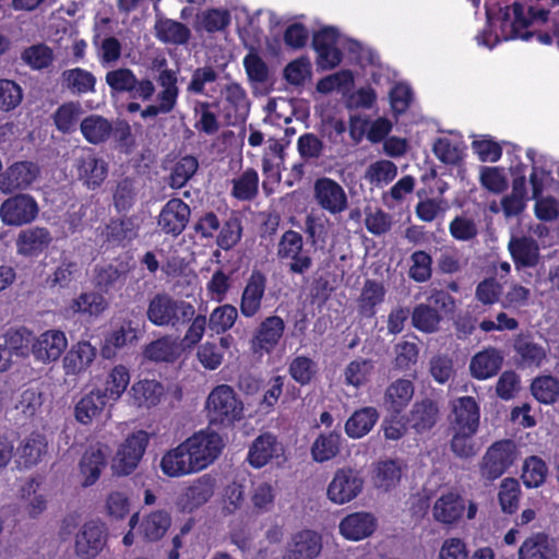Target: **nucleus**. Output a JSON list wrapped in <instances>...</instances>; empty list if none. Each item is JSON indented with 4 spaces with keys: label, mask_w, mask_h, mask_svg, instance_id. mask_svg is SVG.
<instances>
[{
    "label": "nucleus",
    "mask_w": 559,
    "mask_h": 559,
    "mask_svg": "<svg viewBox=\"0 0 559 559\" xmlns=\"http://www.w3.org/2000/svg\"><path fill=\"white\" fill-rule=\"evenodd\" d=\"M105 82L112 93L129 94L132 98L142 102H150L156 92V86L151 79H138L131 69L124 67L108 71Z\"/></svg>",
    "instance_id": "nucleus-4"
},
{
    "label": "nucleus",
    "mask_w": 559,
    "mask_h": 559,
    "mask_svg": "<svg viewBox=\"0 0 559 559\" xmlns=\"http://www.w3.org/2000/svg\"><path fill=\"white\" fill-rule=\"evenodd\" d=\"M259 175L253 168L246 169L239 177L233 179L231 194L238 200L249 201L257 197Z\"/></svg>",
    "instance_id": "nucleus-54"
},
{
    "label": "nucleus",
    "mask_w": 559,
    "mask_h": 559,
    "mask_svg": "<svg viewBox=\"0 0 559 559\" xmlns=\"http://www.w3.org/2000/svg\"><path fill=\"white\" fill-rule=\"evenodd\" d=\"M68 346L66 334L60 330L41 333L32 344L34 357L44 364L56 361Z\"/></svg>",
    "instance_id": "nucleus-21"
},
{
    "label": "nucleus",
    "mask_w": 559,
    "mask_h": 559,
    "mask_svg": "<svg viewBox=\"0 0 559 559\" xmlns=\"http://www.w3.org/2000/svg\"><path fill=\"white\" fill-rule=\"evenodd\" d=\"M60 82L62 88L72 95H86L96 92V76L83 68L64 70L60 75Z\"/></svg>",
    "instance_id": "nucleus-33"
},
{
    "label": "nucleus",
    "mask_w": 559,
    "mask_h": 559,
    "mask_svg": "<svg viewBox=\"0 0 559 559\" xmlns=\"http://www.w3.org/2000/svg\"><path fill=\"white\" fill-rule=\"evenodd\" d=\"M80 130L88 143L98 145L105 143L110 138L114 128L107 118L92 114L81 121Z\"/></svg>",
    "instance_id": "nucleus-37"
},
{
    "label": "nucleus",
    "mask_w": 559,
    "mask_h": 559,
    "mask_svg": "<svg viewBox=\"0 0 559 559\" xmlns=\"http://www.w3.org/2000/svg\"><path fill=\"white\" fill-rule=\"evenodd\" d=\"M171 524L170 514L166 511L157 510L143 518L140 524V533L148 542L159 540L168 531Z\"/></svg>",
    "instance_id": "nucleus-44"
},
{
    "label": "nucleus",
    "mask_w": 559,
    "mask_h": 559,
    "mask_svg": "<svg viewBox=\"0 0 559 559\" xmlns=\"http://www.w3.org/2000/svg\"><path fill=\"white\" fill-rule=\"evenodd\" d=\"M364 485L361 471L343 466L333 474L326 488V497L332 503L343 506L356 499L361 493Z\"/></svg>",
    "instance_id": "nucleus-6"
},
{
    "label": "nucleus",
    "mask_w": 559,
    "mask_h": 559,
    "mask_svg": "<svg viewBox=\"0 0 559 559\" xmlns=\"http://www.w3.org/2000/svg\"><path fill=\"white\" fill-rule=\"evenodd\" d=\"M191 210L181 199H170L162 209L157 225L164 234L180 235L190 218Z\"/></svg>",
    "instance_id": "nucleus-18"
},
{
    "label": "nucleus",
    "mask_w": 559,
    "mask_h": 559,
    "mask_svg": "<svg viewBox=\"0 0 559 559\" xmlns=\"http://www.w3.org/2000/svg\"><path fill=\"white\" fill-rule=\"evenodd\" d=\"M377 527L376 518L369 512H354L338 524L341 535L348 540H361L369 537Z\"/></svg>",
    "instance_id": "nucleus-27"
},
{
    "label": "nucleus",
    "mask_w": 559,
    "mask_h": 559,
    "mask_svg": "<svg viewBox=\"0 0 559 559\" xmlns=\"http://www.w3.org/2000/svg\"><path fill=\"white\" fill-rule=\"evenodd\" d=\"M516 457L515 445L510 440L495 442L488 448L481 459L479 471L484 479L495 480L499 478Z\"/></svg>",
    "instance_id": "nucleus-9"
},
{
    "label": "nucleus",
    "mask_w": 559,
    "mask_h": 559,
    "mask_svg": "<svg viewBox=\"0 0 559 559\" xmlns=\"http://www.w3.org/2000/svg\"><path fill=\"white\" fill-rule=\"evenodd\" d=\"M180 355V345L176 338L165 335L151 342L144 349V356L152 361H175Z\"/></svg>",
    "instance_id": "nucleus-43"
},
{
    "label": "nucleus",
    "mask_w": 559,
    "mask_h": 559,
    "mask_svg": "<svg viewBox=\"0 0 559 559\" xmlns=\"http://www.w3.org/2000/svg\"><path fill=\"white\" fill-rule=\"evenodd\" d=\"M285 331V322L278 316H269L255 329L251 347L254 353L272 352L281 341Z\"/></svg>",
    "instance_id": "nucleus-19"
},
{
    "label": "nucleus",
    "mask_w": 559,
    "mask_h": 559,
    "mask_svg": "<svg viewBox=\"0 0 559 559\" xmlns=\"http://www.w3.org/2000/svg\"><path fill=\"white\" fill-rule=\"evenodd\" d=\"M108 448L96 443L90 445L79 462V476L83 487L93 486L107 466Z\"/></svg>",
    "instance_id": "nucleus-17"
},
{
    "label": "nucleus",
    "mask_w": 559,
    "mask_h": 559,
    "mask_svg": "<svg viewBox=\"0 0 559 559\" xmlns=\"http://www.w3.org/2000/svg\"><path fill=\"white\" fill-rule=\"evenodd\" d=\"M130 371L124 365L112 367L105 379L102 393L111 402H117L130 383Z\"/></svg>",
    "instance_id": "nucleus-46"
},
{
    "label": "nucleus",
    "mask_w": 559,
    "mask_h": 559,
    "mask_svg": "<svg viewBox=\"0 0 559 559\" xmlns=\"http://www.w3.org/2000/svg\"><path fill=\"white\" fill-rule=\"evenodd\" d=\"M164 394L163 385L155 380H141L131 386L129 396L138 407H152L159 403Z\"/></svg>",
    "instance_id": "nucleus-38"
},
{
    "label": "nucleus",
    "mask_w": 559,
    "mask_h": 559,
    "mask_svg": "<svg viewBox=\"0 0 559 559\" xmlns=\"http://www.w3.org/2000/svg\"><path fill=\"white\" fill-rule=\"evenodd\" d=\"M479 425V407L471 396L459 397L452 403L451 428L476 433Z\"/></svg>",
    "instance_id": "nucleus-24"
},
{
    "label": "nucleus",
    "mask_w": 559,
    "mask_h": 559,
    "mask_svg": "<svg viewBox=\"0 0 559 559\" xmlns=\"http://www.w3.org/2000/svg\"><path fill=\"white\" fill-rule=\"evenodd\" d=\"M276 255L293 274L302 275L313 264L309 250L305 249L302 235L293 229L286 230L281 236L276 248Z\"/></svg>",
    "instance_id": "nucleus-5"
},
{
    "label": "nucleus",
    "mask_w": 559,
    "mask_h": 559,
    "mask_svg": "<svg viewBox=\"0 0 559 559\" xmlns=\"http://www.w3.org/2000/svg\"><path fill=\"white\" fill-rule=\"evenodd\" d=\"M195 314L194 306L167 293L154 295L147 305V320L156 326L178 328L190 322Z\"/></svg>",
    "instance_id": "nucleus-2"
},
{
    "label": "nucleus",
    "mask_w": 559,
    "mask_h": 559,
    "mask_svg": "<svg viewBox=\"0 0 559 559\" xmlns=\"http://www.w3.org/2000/svg\"><path fill=\"white\" fill-rule=\"evenodd\" d=\"M384 295L382 284L371 280L366 281L358 299L360 312L367 317L373 316L376 306L383 301Z\"/></svg>",
    "instance_id": "nucleus-58"
},
{
    "label": "nucleus",
    "mask_w": 559,
    "mask_h": 559,
    "mask_svg": "<svg viewBox=\"0 0 559 559\" xmlns=\"http://www.w3.org/2000/svg\"><path fill=\"white\" fill-rule=\"evenodd\" d=\"M48 453V442L44 435L31 433L19 444L15 463L20 469H29L38 465Z\"/></svg>",
    "instance_id": "nucleus-23"
},
{
    "label": "nucleus",
    "mask_w": 559,
    "mask_h": 559,
    "mask_svg": "<svg viewBox=\"0 0 559 559\" xmlns=\"http://www.w3.org/2000/svg\"><path fill=\"white\" fill-rule=\"evenodd\" d=\"M374 362L371 359L357 358L350 361L344 369V381L347 385L359 388L371 377Z\"/></svg>",
    "instance_id": "nucleus-55"
},
{
    "label": "nucleus",
    "mask_w": 559,
    "mask_h": 559,
    "mask_svg": "<svg viewBox=\"0 0 559 559\" xmlns=\"http://www.w3.org/2000/svg\"><path fill=\"white\" fill-rule=\"evenodd\" d=\"M556 542L544 533L528 536L519 549V559H557Z\"/></svg>",
    "instance_id": "nucleus-32"
},
{
    "label": "nucleus",
    "mask_w": 559,
    "mask_h": 559,
    "mask_svg": "<svg viewBox=\"0 0 559 559\" xmlns=\"http://www.w3.org/2000/svg\"><path fill=\"white\" fill-rule=\"evenodd\" d=\"M313 200L320 209L334 216L348 207V198L344 188L329 177H321L314 181Z\"/></svg>",
    "instance_id": "nucleus-12"
},
{
    "label": "nucleus",
    "mask_w": 559,
    "mask_h": 559,
    "mask_svg": "<svg viewBox=\"0 0 559 559\" xmlns=\"http://www.w3.org/2000/svg\"><path fill=\"white\" fill-rule=\"evenodd\" d=\"M205 411L210 424L229 426L241 419L243 404L230 385L219 384L207 395Z\"/></svg>",
    "instance_id": "nucleus-3"
},
{
    "label": "nucleus",
    "mask_w": 559,
    "mask_h": 559,
    "mask_svg": "<svg viewBox=\"0 0 559 559\" xmlns=\"http://www.w3.org/2000/svg\"><path fill=\"white\" fill-rule=\"evenodd\" d=\"M440 417L438 404L430 400L424 399L413 404L406 416V423L416 433H425L430 431Z\"/></svg>",
    "instance_id": "nucleus-25"
},
{
    "label": "nucleus",
    "mask_w": 559,
    "mask_h": 559,
    "mask_svg": "<svg viewBox=\"0 0 559 559\" xmlns=\"http://www.w3.org/2000/svg\"><path fill=\"white\" fill-rule=\"evenodd\" d=\"M224 447L219 433L210 429L200 430L163 454L160 471L170 478L197 474L212 465Z\"/></svg>",
    "instance_id": "nucleus-1"
},
{
    "label": "nucleus",
    "mask_w": 559,
    "mask_h": 559,
    "mask_svg": "<svg viewBox=\"0 0 559 559\" xmlns=\"http://www.w3.org/2000/svg\"><path fill=\"white\" fill-rule=\"evenodd\" d=\"M104 236L111 242L131 240L136 237V226L129 217L111 219L104 229Z\"/></svg>",
    "instance_id": "nucleus-60"
},
{
    "label": "nucleus",
    "mask_w": 559,
    "mask_h": 559,
    "mask_svg": "<svg viewBox=\"0 0 559 559\" xmlns=\"http://www.w3.org/2000/svg\"><path fill=\"white\" fill-rule=\"evenodd\" d=\"M238 318L237 308L233 305H223L215 308L209 318V328L216 334L228 331Z\"/></svg>",
    "instance_id": "nucleus-59"
},
{
    "label": "nucleus",
    "mask_w": 559,
    "mask_h": 559,
    "mask_svg": "<svg viewBox=\"0 0 559 559\" xmlns=\"http://www.w3.org/2000/svg\"><path fill=\"white\" fill-rule=\"evenodd\" d=\"M266 282V276L259 270H254L250 274L239 304L240 312L245 318H253L261 310Z\"/></svg>",
    "instance_id": "nucleus-20"
},
{
    "label": "nucleus",
    "mask_w": 559,
    "mask_h": 559,
    "mask_svg": "<svg viewBox=\"0 0 559 559\" xmlns=\"http://www.w3.org/2000/svg\"><path fill=\"white\" fill-rule=\"evenodd\" d=\"M52 240L50 231L45 227H31L20 231L16 239L17 253L24 257H37Z\"/></svg>",
    "instance_id": "nucleus-29"
},
{
    "label": "nucleus",
    "mask_w": 559,
    "mask_h": 559,
    "mask_svg": "<svg viewBox=\"0 0 559 559\" xmlns=\"http://www.w3.org/2000/svg\"><path fill=\"white\" fill-rule=\"evenodd\" d=\"M502 362V353L495 347H487L472 357L469 371L475 379L486 380L498 373Z\"/></svg>",
    "instance_id": "nucleus-30"
},
{
    "label": "nucleus",
    "mask_w": 559,
    "mask_h": 559,
    "mask_svg": "<svg viewBox=\"0 0 559 559\" xmlns=\"http://www.w3.org/2000/svg\"><path fill=\"white\" fill-rule=\"evenodd\" d=\"M36 200L26 193L5 199L0 205V218L7 226H22L32 223L38 215Z\"/></svg>",
    "instance_id": "nucleus-11"
},
{
    "label": "nucleus",
    "mask_w": 559,
    "mask_h": 559,
    "mask_svg": "<svg viewBox=\"0 0 559 559\" xmlns=\"http://www.w3.org/2000/svg\"><path fill=\"white\" fill-rule=\"evenodd\" d=\"M199 168V160L192 155L182 156L174 165L168 185L173 189L182 188L197 173Z\"/></svg>",
    "instance_id": "nucleus-56"
},
{
    "label": "nucleus",
    "mask_w": 559,
    "mask_h": 559,
    "mask_svg": "<svg viewBox=\"0 0 559 559\" xmlns=\"http://www.w3.org/2000/svg\"><path fill=\"white\" fill-rule=\"evenodd\" d=\"M508 249L518 269L534 267L539 262V247L531 237L512 236Z\"/></svg>",
    "instance_id": "nucleus-31"
},
{
    "label": "nucleus",
    "mask_w": 559,
    "mask_h": 559,
    "mask_svg": "<svg viewBox=\"0 0 559 559\" xmlns=\"http://www.w3.org/2000/svg\"><path fill=\"white\" fill-rule=\"evenodd\" d=\"M322 550V536L313 530H300L286 542L282 559H317Z\"/></svg>",
    "instance_id": "nucleus-16"
},
{
    "label": "nucleus",
    "mask_w": 559,
    "mask_h": 559,
    "mask_svg": "<svg viewBox=\"0 0 559 559\" xmlns=\"http://www.w3.org/2000/svg\"><path fill=\"white\" fill-rule=\"evenodd\" d=\"M337 31L324 27L313 36V47L319 55L318 63L323 69H332L342 60V52L336 47Z\"/></svg>",
    "instance_id": "nucleus-26"
},
{
    "label": "nucleus",
    "mask_w": 559,
    "mask_h": 559,
    "mask_svg": "<svg viewBox=\"0 0 559 559\" xmlns=\"http://www.w3.org/2000/svg\"><path fill=\"white\" fill-rule=\"evenodd\" d=\"M108 308L106 298L96 292L81 293L73 298L68 306V311L72 314H82L86 317H99Z\"/></svg>",
    "instance_id": "nucleus-36"
},
{
    "label": "nucleus",
    "mask_w": 559,
    "mask_h": 559,
    "mask_svg": "<svg viewBox=\"0 0 559 559\" xmlns=\"http://www.w3.org/2000/svg\"><path fill=\"white\" fill-rule=\"evenodd\" d=\"M284 455V447L276 437L264 432L257 437L249 448L247 460L254 468L265 466L271 460Z\"/></svg>",
    "instance_id": "nucleus-22"
},
{
    "label": "nucleus",
    "mask_w": 559,
    "mask_h": 559,
    "mask_svg": "<svg viewBox=\"0 0 559 559\" xmlns=\"http://www.w3.org/2000/svg\"><path fill=\"white\" fill-rule=\"evenodd\" d=\"M106 545V531L102 523L88 521L75 534L74 554L81 559H94Z\"/></svg>",
    "instance_id": "nucleus-13"
},
{
    "label": "nucleus",
    "mask_w": 559,
    "mask_h": 559,
    "mask_svg": "<svg viewBox=\"0 0 559 559\" xmlns=\"http://www.w3.org/2000/svg\"><path fill=\"white\" fill-rule=\"evenodd\" d=\"M465 510L463 498L454 492L441 495L433 503L431 513L432 518L444 525L455 524Z\"/></svg>",
    "instance_id": "nucleus-28"
},
{
    "label": "nucleus",
    "mask_w": 559,
    "mask_h": 559,
    "mask_svg": "<svg viewBox=\"0 0 559 559\" xmlns=\"http://www.w3.org/2000/svg\"><path fill=\"white\" fill-rule=\"evenodd\" d=\"M397 176V166L389 159H379L369 164L364 179L373 188H384Z\"/></svg>",
    "instance_id": "nucleus-45"
},
{
    "label": "nucleus",
    "mask_w": 559,
    "mask_h": 559,
    "mask_svg": "<svg viewBox=\"0 0 559 559\" xmlns=\"http://www.w3.org/2000/svg\"><path fill=\"white\" fill-rule=\"evenodd\" d=\"M412 322L417 330L431 333L437 330L440 317L431 306L420 304L412 312Z\"/></svg>",
    "instance_id": "nucleus-64"
},
{
    "label": "nucleus",
    "mask_w": 559,
    "mask_h": 559,
    "mask_svg": "<svg viewBox=\"0 0 559 559\" xmlns=\"http://www.w3.org/2000/svg\"><path fill=\"white\" fill-rule=\"evenodd\" d=\"M96 348L88 342L74 344L63 358V368L67 374L84 372L94 361Z\"/></svg>",
    "instance_id": "nucleus-35"
},
{
    "label": "nucleus",
    "mask_w": 559,
    "mask_h": 559,
    "mask_svg": "<svg viewBox=\"0 0 559 559\" xmlns=\"http://www.w3.org/2000/svg\"><path fill=\"white\" fill-rule=\"evenodd\" d=\"M154 29L156 38L164 44L185 45L191 36L185 24L166 17L157 19Z\"/></svg>",
    "instance_id": "nucleus-39"
},
{
    "label": "nucleus",
    "mask_w": 559,
    "mask_h": 559,
    "mask_svg": "<svg viewBox=\"0 0 559 559\" xmlns=\"http://www.w3.org/2000/svg\"><path fill=\"white\" fill-rule=\"evenodd\" d=\"M215 479L205 474L189 483L176 498V506L182 512H192L205 504L214 495Z\"/></svg>",
    "instance_id": "nucleus-14"
},
{
    "label": "nucleus",
    "mask_w": 559,
    "mask_h": 559,
    "mask_svg": "<svg viewBox=\"0 0 559 559\" xmlns=\"http://www.w3.org/2000/svg\"><path fill=\"white\" fill-rule=\"evenodd\" d=\"M74 167L78 178L92 190L98 188L108 175V164L91 148L81 150Z\"/></svg>",
    "instance_id": "nucleus-15"
},
{
    "label": "nucleus",
    "mask_w": 559,
    "mask_h": 559,
    "mask_svg": "<svg viewBox=\"0 0 559 559\" xmlns=\"http://www.w3.org/2000/svg\"><path fill=\"white\" fill-rule=\"evenodd\" d=\"M218 78L219 73L213 66L199 67L192 71L186 91L193 95L211 96L206 86L216 83Z\"/></svg>",
    "instance_id": "nucleus-53"
},
{
    "label": "nucleus",
    "mask_w": 559,
    "mask_h": 559,
    "mask_svg": "<svg viewBox=\"0 0 559 559\" xmlns=\"http://www.w3.org/2000/svg\"><path fill=\"white\" fill-rule=\"evenodd\" d=\"M514 349L525 367H540L547 359V349L528 338H520L514 344Z\"/></svg>",
    "instance_id": "nucleus-51"
},
{
    "label": "nucleus",
    "mask_w": 559,
    "mask_h": 559,
    "mask_svg": "<svg viewBox=\"0 0 559 559\" xmlns=\"http://www.w3.org/2000/svg\"><path fill=\"white\" fill-rule=\"evenodd\" d=\"M521 488L514 478H504L499 489V502L503 512L512 514L519 508Z\"/></svg>",
    "instance_id": "nucleus-63"
},
{
    "label": "nucleus",
    "mask_w": 559,
    "mask_h": 559,
    "mask_svg": "<svg viewBox=\"0 0 559 559\" xmlns=\"http://www.w3.org/2000/svg\"><path fill=\"white\" fill-rule=\"evenodd\" d=\"M148 439V433L144 430L134 431L127 437L112 461L115 474L126 476L136 468L145 452Z\"/></svg>",
    "instance_id": "nucleus-8"
},
{
    "label": "nucleus",
    "mask_w": 559,
    "mask_h": 559,
    "mask_svg": "<svg viewBox=\"0 0 559 559\" xmlns=\"http://www.w3.org/2000/svg\"><path fill=\"white\" fill-rule=\"evenodd\" d=\"M341 435L337 432L320 435L311 445L313 461L323 463L335 457L340 452Z\"/></svg>",
    "instance_id": "nucleus-49"
},
{
    "label": "nucleus",
    "mask_w": 559,
    "mask_h": 559,
    "mask_svg": "<svg viewBox=\"0 0 559 559\" xmlns=\"http://www.w3.org/2000/svg\"><path fill=\"white\" fill-rule=\"evenodd\" d=\"M221 94L226 116L243 120L249 111V100L242 86L236 82H229L221 88Z\"/></svg>",
    "instance_id": "nucleus-34"
},
{
    "label": "nucleus",
    "mask_w": 559,
    "mask_h": 559,
    "mask_svg": "<svg viewBox=\"0 0 559 559\" xmlns=\"http://www.w3.org/2000/svg\"><path fill=\"white\" fill-rule=\"evenodd\" d=\"M449 231L457 241H471L478 235V225L473 216L461 214L450 222Z\"/></svg>",
    "instance_id": "nucleus-62"
},
{
    "label": "nucleus",
    "mask_w": 559,
    "mask_h": 559,
    "mask_svg": "<svg viewBox=\"0 0 559 559\" xmlns=\"http://www.w3.org/2000/svg\"><path fill=\"white\" fill-rule=\"evenodd\" d=\"M532 394L544 404H552L559 396V381L551 376L536 378L531 385Z\"/></svg>",
    "instance_id": "nucleus-61"
},
{
    "label": "nucleus",
    "mask_w": 559,
    "mask_h": 559,
    "mask_svg": "<svg viewBox=\"0 0 559 559\" xmlns=\"http://www.w3.org/2000/svg\"><path fill=\"white\" fill-rule=\"evenodd\" d=\"M526 180L521 176L513 180L512 191L501 200V207L506 217L521 214L526 206Z\"/></svg>",
    "instance_id": "nucleus-48"
},
{
    "label": "nucleus",
    "mask_w": 559,
    "mask_h": 559,
    "mask_svg": "<svg viewBox=\"0 0 559 559\" xmlns=\"http://www.w3.org/2000/svg\"><path fill=\"white\" fill-rule=\"evenodd\" d=\"M378 418L379 414L374 407H362L346 420L345 432L353 439L362 438L373 428Z\"/></svg>",
    "instance_id": "nucleus-42"
},
{
    "label": "nucleus",
    "mask_w": 559,
    "mask_h": 559,
    "mask_svg": "<svg viewBox=\"0 0 559 559\" xmlns=\"http://www.w3.org/2000/svg\"><path fill=\"white\" fill-rule=\"evenodd\" d=\"M40 175L39 166L31 160H19L0 173V192L13 194L24 191L37 181Z\"/></svg>",
    "instance_id": "nucleus-10"
},
{
    "label": "nucleus",
    "mask_w": 559,
    "mask_h": 559,
    "mask_svg": "<svg viewBox=\"0 0 559 559\" xmlns=\"http://www.w3.org/2000/svg\"><path fill=\"white\" fill-rule=\"evenodd\" d=\"M110 402L102 390H93L84 395L75 406V418L81 424L87 425L100 415L106 404Z\"/></svg>",
    "instance_id": "nucleus-41"
},
{
    "label": "nucleus",
    "mask_w": 559,
    "mask_h": 559,
    "mask_svg": "<svg viewBox=\"0 0 559 559\" xmlns=\"http://www.w3.org/2000/svg\"><path fill=\"white\" fill-rule=\"evenodd\" d=\"M414 384L407 379H397L384 392V404L388 409L400 414L414 395Z\"/></svg>",
    "instance_id": "nucleus-40"
},
{
    "label": "nucleus",
    "mask_w": 559,
    "mask_h": 559,
    "mask_svg": "<svg viewBox=\"0 0 559 559\" xmlns=\"http://www.w3.org/2000/svg\"><path fill=\"white\" fill-rule=\"evenodd\" d=\"M21 60L32 70H44L55 61V52L46 44H35L25 48L21 53Z\"/></svg>",
    "instance_id": "nucleus-50"
},
{
    "label": "nucleus",
    "mask_w": 559,
    "mask_h": 559,
    "mask_svg": "<svg viewBox=\"0 0 559 559\" xmlns=\"http://www.w3.org/2000/svg\"><path fill=\"white\" fill-rule=\"evenodd\" d=\"M513 20L504 22V38L530 40L534 33L527 28L533 24H545L549 17V11L539 7H530L527 10L520 2H514L511 8Z\"/></svg>",
    "instance_id": "nucleus-7"
},
{
    "label": "nucleus",
    "mask_w": 559,
    "mask_h": 559,
    "mask_svg": "<svg viewBox=\"0 0 559 559\" xmlns=\"http://www.w3.org/2000/svg\"><path fill=\"white\" fill-rule=\"evenodd\" d=\"M401 477V465L396 461L386 460L377 464L373 471L372 480L376 488L388 491L396 487Z\"/></svg>",
    "instance_id": "nucleus-47"
},
{
    "label": "nucleus",
    "mask_w": 559,
    "mask_h": 559,
    "mask_svg": "<svg viewBox=\"0 0 559 559\" xmlns=\"http://www.w3.org/2000/svg\"><path fill=\"white\" fill-rule=\"evenodd\" d=\"M82 114L83 107L81 103L71 100L59 106L52 117L59 131L70 133L75 130Z\"/></svg>",
    "instance_id": "nucleus-52"
},
{
    "label": "nucleus",
    "mask_w": 559,
    "mask_h": 559,
    "mask_svg": "<svg viewBox=\"0 0 559 559\" xmlns=\"http://www.w3.org/2000/svg\"><path fill=\"white\" fill-rule=\"evenodd\" d=\"M82 275L81 265L73 260L63 258L49 277L51 287L67 288Z\"/></svg>",
    "instance_id": "nucleus-57"
}]
</instances>
